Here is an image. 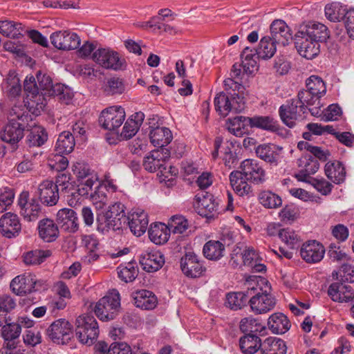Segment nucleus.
Listing matches in <instances>:
<instances>
[{
  "mask_svg": "<svg viewBox=\"0 0 354 354\" xmlns=\"http://www.w3.org/2000/svg\"><path fill=\"white\" fill-rule=\"evenodd\" d=\"M55 186L57 187V190H59L66 195L68 199L75 196L77 194L75 190V185L71 182V175L69 174L63 173L59 174L55 180Z\"/></svg>",
  "mask_w": 354,
  "mask_h": 354,
  "instance_id": "47",
  "label": "nucleus"
},
{
  "mask_svg": "<svg viewBox=\"0 0 354 354\" xmlns=\"http://www.w3.org/2000/svg\"><path fill=\"white\" fill-rule=\"evenodd\" d=\"M50 40L56 48L64 50L77 48L81 41L77 33L66 30L53 32L50 35Z\"/></svg>",
  "mask_w": 354,
  "mask_h": 354,
  "instance_id": "16",
  "label": "nucleus"
},
{
  "mask_svg": "<svg viewBox=\"0 0 354 354\" xmlns=\"http://www.w3.org/2000/svg\"><path fill=\"white\" fill-rule=\"evenodd\" d=\"M38 232L39 237L45 242H53L58 237L59 232L57 224L50 218H44L39 221Z\"/></svg>",
  "mask_w": 354,
  "mask_h": 354,
  "instance_id": "31",
  "label": "nucleus"
},
{
  "mask_svg": "<svg viewBox=\"0 0 354 354\" xmlns=\"http://www.w3.org/2000/svg\"><path fill=\"white\" fill-rule=\"evenodd\" d=\"M122 218H117L108 215L106 212H102L97 217V229L102 234H106L110 230L116 231L123 227Z\"/></svg>",
  "mask_w": 354,
  "mask_h": 354,
  "instance_id": "30",
  "label": "nucleus"
},
{
  "mask_svg": "<svg viewBox=\"0 0 354 354\" xmlns=\"http://www.w3.org/2000/svg\"><path fill=\"white\" fill-rule=\"evenodd\" d=\"M30 118L25 106H13L10 111L8 123L0 133L1 139L11 145L19 142L24 137V129Z\"/></svg>",
  "mask_w": 354,
  "mask_h": 354,
  "instance_id": "3",
  "label": "nucleus"
},
{
  "mask_svg": "<svg viewBox=\"0 0 354 354\" xmlns=\"http://www.w3.org/2000/svg\"><path fill=\"white\" fill-rule=\"evenodd\" d=\"M328 37L329 32L324 24L308 21L296 33L295 46L302 57L312 59L319 53V43L325 42Z\"/></svg>",
  "mask_w": 354,
  "mask_h": 354,
  "instance_id": "1",
  "label": "nucleus"
},
{
  "mask_svg": "<svg viewBox=\"0 0 354 354\" xmlns=\"http://www.w3.org/2000/svg\"><path fill=\"white\" fill-rule=\"evenodd\" d=\"M276 43L270 37H263L257 49V56L262 59L271 58L276 53Z\"/></svg>",
  "mask_w": 354,
  "mask_h": 354,
  "instance_id": "52",
  "label": "nucleus"
},
{
  "mask_svg": "<svg viewBox=\"0 0 354 354\" xmlns=\"http://www.w3.org/2000/svg\"><path fill=\"white\" fill-rule=\"evenodd\" d=\"M98 334V324L93 316L82 315L77 318L75 335L82 344H93Z\"/></svg>",
  "mask_w": 354,
  "mask_h": 354,
  "instance_id": "5",
  "label": "nucleus"
},
{
  "mask_svg": "<svg viewBox=\"0 0 354 354\" xmlns=\"http://www.w3.org/2000/svg\"><path fill=\"white\" fill-rule=\"evenodd\" d=\"M125 117V111L122 106H113L102 111L99 122L103 129L115 131L122 124Z\"/></svg>",
  "mask_w": 354,
  "mask_h": 354,
  "instance_id": "10",
  "label": "nucleus"
},
{
  "mask_svg": "<svg viewBox=\"0 0 354 354\" xmlns=\"http://www.w3.org/2000/svg\"><path fill=\"white\" fill-rule=\"evenodd\" d=\"M75 145L74 136L71 132L65 131L59 135L55 150L57 153L68 154L73 151Z\"/></svg>",
  "mask_w": 354,
  "mask_h": 354,
  "instance_id": "39",
  "label": "nucleus"
},
{
  "mask_svg": "<svg viewBox=\"0 0 354 354\" xmlns=\"http://www.w3.org/2000/svg\"><path fill=\"white\" fill-rule=\"evenodd\" d=\"M56 221L64 231L74 233L78 230V218L76 212L72 209H59L56 215Z\"/></svg>",
  "mask_w": 354,
  "mask_h": 354,
  "instance_id": "23",
  "label": "nucleus"
},
{
  "mask_svg": "<svg viewBox=\"0 0 354 354\" xmlns=\"http://www.w3.org/2000/svg\"><path fill=\"white\" fill-rule=\"evenodd\" d=\"M134 300L137 307L145 310L153 309L157 304V298L155 295L147 290H141L136 292Z\"/></svg>",
  "mask_w": 354,
  "mask_h": 354,
  "instance_id": "43",
  "label": "nucleus"
},
{
  "mask_svg": "<svg viewBox=\"0 0 354 354\" xmlns=\"http://www.w3.org/2000/svg\"><path fill=\"white\" fill-rule=\"evenodd\" d=\"M148 233L150 240L156 245L166 243L169 237L168 227L160 223L151 225Z\"/></svg>",
  "mask_w": 354,
  "mask_h": 354,
  "instance_id": "42",
  "label": "nucleus"
},
{
  "mask_svg": "<svg viewBox=\"0 0 354 354\" xmlns=\"http://www.w3.org/2000/svg\"><path fill=\"white\" fill-rule=\"evenodd\" d=\"M125 90L124 80L118 77L109 79L105 85L104 91L108 95L122 94Z\"/></svg>",
  "mask_w": 354,
  "mask_h": 354,
  "instance_id": "62",
  "label": "nucleus"
},
{
  "mask_svg": "<svg viewBox=\"0 0 354 354\" xmlns=\"http://www.w3.org/2000/svg\"><path fill=\"white\" fill-rule=\"evenodd\" d=\"M248 302L247 290L245 292H230L226 295V306L234 310L241 309Z\"/></svg>",
  "mask_w": 354,
  "mask_h": 354,
  "instance_id": "51",
  "label": "nucleus"
},
{
  "mask_svg": "<svg viewBox=\"0 0 354 354\" xmlns=\"http://www.w3.org/2000/svg\"><path fill=\"white\" fill-rule=\"evenodd\" d=\"M203 252L207 259L217 261L223 257L225 245L219 241L211 240L204 245Z\"/></svg>",
  "mask_w": 354,
  "mask_h": 354,
  "instance_id": "46",
  "label": "nucleus"
},
{
  "mask_svg": "<svg viewBox=\"0 0 354 354\" xmlns=\"http://www.w3.org/2000/svg\"><path fill=\"white\" fill-rule=\"evenodd\" d=\"M95 183H96V178L93 179V177L91 176V178H87L84 182L81 183L78 185L77 189L75 187L74 192L77 194L75 196L68 199V205L70 206L76 205L80 199V196H91V193L93 192L92 187Z\"/></svg>",
  "mask_w": 354,
  "mask_h": 354,
  "instance_id": "49",
  "label": "nucleus"
},
{
  "mask_svg": "<svg viewBox=\"0 0 354 354\" xmlns=\"http://www.w3.org/2000/svg\"><path fill=\"white\" fill-rule=\"evenodd\" d=\"M328 295L335 302L347 303L354 301V291L351 286L334 282L328 289Z\"/></svg>",
  "mask_w": 354,
  "mask_h": 354,
  "instance_id": "24",
  "label": "nucleus"
},
{
  "mask_svg": "<svg viewBox=\"0 0 354 354\" xmlns=\"http://www.w3.org/2000/svg\"><path fill=\"white\" fill-rule=\"evenodd\" d=\"M281 150L282 147L272 143H264L255 147L257 156L270 164L277 163Z\"/></svg>",
  "mask_w": 354,
  "mask_h": 354,
  "instance_id": "29",
  "label": "nucleus"
},
{
  "mask_svg": "<svg viewBox=\"0 0 354 354\" xmlns=\"http://www.w3.org/2000/svg\"><path fill=\"white\" fill-rule=\"evenodd\" d=\"M29 199V193L22 192L18 199L20 214L27 221H35L42 214V207L36 198Z\"/></svg>",
  "mask_w": 354,
  "mask_h": 354,
  "instance_id": "12",
  "label": "nucleus"
},
{
  "mask_svg": "<svg viewBox=\"0 0 354 354\" xmlns=\"http://www.w3.org/2000/svg\"><path fill=\"white\" fill-rule=\"evenodd\" d=\"M51 95H57L59 99L66 104H68L74 96L71 88L61 84L55 85Z\"/></svg>",
  "mask_w": 354,
  "mask_h": 354,
  "instance_id": "63",
  "label": "nucleus"
},
{
  "mask_svg": "<svg viewBox=\"0 0 354 354\" xmlns=\"http://www.w3.org/2000/svg\"><path fill=\"white\" fill-rule=\"evenodd\" d=\"M169 156L170 151L167 149L153 150L145 158L143 167L150 172L157 170L163 172L166 170L165 162Z\"/></svg>",
  "mask_w": 354,
  "mask_h": 354,
  "instance_id": "19",
  "label": "nucleus"
},
{
  "mask_svg": "<svg viewBox=\"0 0 354 354\" xmlns=\"http://www.w3.org/2000/svg\"><path fill=\"white\" fill-rule=\"evenodd\" d=\"M36 284L37 281L31 274L19 275L12 280L10 288L17 295H26L37 290Z\"/></svg>",
  "mask_w": 354,
  "mask_h": 354,
  "instance_id": "26",
  "label": "nucleus"
},
{
  "mask_svg": "<svg viewBox=\"0 0 354 354\" xmlns=\"http://www.w3.org/2000/svg\"><path fill=\"white\" fill-rule=\"evenodd\" d=\"M17 306L16 300L8 295L0 296V326L7 323L9 317L8 313H10Z\"/></svg>",
  "mask_w": 354,
  "mask_h": 354,
  "instance_id": "53",
  "label": "nucleus"
},
{
  "mask_svg": "<svg viewBox=\"0 0 354 354\" xmlns=\"http://www.w3.org/2000/svg\"><path fill=\"white\" fill-rule=\"evenodd\" d=\"M214 102L216 112L223 117L227 116L230 112L240 113L245 107L243 97L236 93L229 96L221 92L216 95Z\"/></svg>",
  "mask_w": 354,
  "mask_h": 354,
  "instance_id": "6",
  "label": "nucleus"
},
{
  "mask_svg": "<svg viewBox=\"0 0 354 354\" xmlns=\"http://www.w3.org/2000/svg\"><path fill=\"white\" fill-rule=\"evenodd\" d=\"M300 102L294 98L286 101V103L280 106L279 115L283 123L290 128L295 127L297 122L302 120L306 113V109L304 108Z\"/></svg>",
  "mask_w": 354,
  "mask_h": 354,
  "instance_id": "8",
  "label": "nucleus"
},
{
  "mask_svg": "<svg viewBox=\"0 0 354 354\" xmlns=\"http://www.w3.org/2000/svg\"><path fill=\"white\" fill-rule=\"evenodd\" d=\"M240 173L246 180L255 185L263 183L266 180V172L263 166L254 159L244 160L241 164Z\"/></svg>",
  "mask_w": 354,
  "mask_h": 354,
  "instance_id": "13",
  "label": "nucleus"
},
{
  "mask_svg": "<svg viewBox=\"0 0 354 354\" xmlns=\"http://www.w3.org/2000/svg\"><path fill=\"white\" fill-rule=\"evenodd\" d=\"M140 263L144 270L153 272L162 267L165 263V257L161 252L148 249L140 254Z\"/></svg>",
  "mask_w": 354,
  "mask_h": 354,
  "instance_id": "21",
  "label": "nucleus"
},
{
  "mask_svg": "<svg viewBox=\"0 0 354 354\" xmlns=\"http://www.w3.org/2000/svg\"><path fill=\"white\" fill-rule=\"evenodd\" d=\"M167 227L174 234H183L188 227V221L181 215H175L169 219Z\"/></svg>",
  "mask_w": 354,
  "mask_h": 354,
  "instance_id": "61",
  "label": "nucleus"
},
{
  "mask_svg": "<svg viewBox=\"0 0 354 354\" xmlns=\"http://www.w3.org/2000/svg\"><path fill=\"white\" fill-rule=\"evenodd\" d=\"M3 89L11 97L19 95L21 86L19 78L15 71H10L6 81L2 84Z\"/></svg>",
  "mask_w": 354,
  "mask_h": 354,
  "instance_id": "56",
  "label": "nucleus"
},
{
  "mask_svg": "<svg viewBox=\"0 0 354 354\" xmlns=\"http://www.w3.org/2000/svg\"><path fill=\"white\" fill-rule=\"evenodd\" d=\"M117 270L118 277L125 283L133 281L139 272L138 265L133 261L120 265Z\"/></svg>",
  "mask_w": 354,
  "mask_h": 354,
  "instance_id": "45",
  "label": "nucleus"
},
{
  "mask_svg": "<svg viewBox=\"0 0 354 354\" xmlns=\"http://www.w3.org/2000/svg\"><path fill=\"white\" fill-rule=\"evenodd\" d=\"M347 8L339 3L334 2L328 4L325 7L326 17L333 22H337L342 21L345 17Z\"/></svg>",
  "mask_w": 354,
  "mask_h": 354,
  "instance_id": "54",
  "label": "nucleus"
},
{
  "mask_svg": "<svg viewBox=\"0 0 354 354\" xmlns=\"http://www.w3.org/2000/svg\"><path fill=\"white\" fill-rule=\"evenodd\" d=\"M259 255L252 247L245 246L241 253V259L244 266H250L257 261H259Z\"/></svg>",
  "mask_w": 354,
  "mask_h": 354,
  "instance_id": "64",
  "label": "nucleus"
},
{
  "mask_svg": "<svg viewBox=\"0 0 354 354\" xmlns=\"http://www.w3.org/2000/svg\"><path fill=\"white\" fill-rule=\"evenodd\" d=\"M259 200L266 208H277L282 204L281 197L270 191L261 192L259 195Z\"/></svg>",
  "mask_w": 354,
  "mask_h": 354,
  "instance_id": "59",
  "label": "nucleus"
},
{
  "mask_svg": "<svg viewBox=\"0 0 354 354\" xmlns=\"http://www.w3.org/2000/svg\"><path fill=\"white\" fill-rule=\"evenodd\" d=\"M196 198L198 201V213L201 216L209 218L218 213V203L216 202L212 194L207 192L201 196L198 194Z\"/></svg>",
  "mask_w": 354,
  "mask_h": 354,
  "instance_id": "25",
  "label": "nucleus"
},
{
  "mask_svg": "<svg viewBox=\"0 0 354 354\" xmlns=\"http://www.w3.org/2000/svg\"><path fill=\"white\" fill-rule=\"evenodd\" d=\"M39 201L46 206L55 205L59 198L57 187L55 186L53 180H44L38 185L36 192Z\"/></svg>",
  "mask_w": 354,
  "mask_h": 354,
  "instance_id": "20",
  "label": "nucleus"
},
{
  "mask_svg": "<svg viewBox=\"0 0 354 354\" xmlns=\"http://www.w3.org/2000/svg\"><path fill=\"white\" fill-rule=\"evenodd\" d=\"M180 268L187 277H201L205 271L202 261L194 252H187L180 259Z\"/></svg>",
  "mask_w": 354,
  "mask_h": 354,
  "instance_id": "15",
  "label": "nucleus"
},
{
  "mask_svg": "<svg viewBox=\"0 0 354 354\" xmlns=\"http://www.w3.org/2000/svg\"><path fill=\"white\" fill-rule=\"evenodd\" d=\"M72 325L65 319L53 322L46 329V335L55 343L65 344L72 336Z\"/></svg>",
  "mask_w": 354,
  "mask_h": 354,
  "instance_id": "14",
  "label": "nucleus"
},
{
  "mask_svg": "<svg viewBox=\"0 0 354 354\" xmlns=\"http://www.w3.org/2000/svg\"><path fill=\"white\" fill-rule=\"evenodd\" d=\"M51 255L50 250H35L23 254V261L26 265L35 266L43 263Z\"/></svg>",
  "mask_w": 354,
  "mask_h": 354,
  "instance_id": "55",
  "label": "nucleus"
},
{
  "mask_svg": "<svg viewBox=\"0 0 354 354\" xmlns=\"http://www.w3.org/2000/svg\"><path fill=\"white\" fill-rule=\"evenodd\" d=\"M261 351V354H286L287 347L283 340L270 337L262 342Z\"/></svg>",
  "mask_w": 354,
  "mask_h": 354,
  "instance_id": "37",
  "label": "nucleus"
},
{
  "mask_svg": "<svg viewBox=\"0 0 354 354\" xmlns=\"http://www.w3.org/2000/svg\"><path fill=\"white\" fill-rule=\"evenodd\" d=\"M325 174L335 184L343 183L346 177L345 168L339 162H327L325 165Z\"/></svg>",
  "mask_w": 354,
  "mask_h": 354,
  "instance_id": "40",
  "label": "nucleus"
},
{
  "mask_svg": "<svg viewBox=\"0 0 354 354\" xmlns=\"http://www.w3.org/2000/svg\"><path fill=\"white\" fill-rule=\"evenodd\" d=\"M21 230L19 217L10 212L3 214L0 219V232L8 239L16 237Z\"/></svg>",
  "mask_w": 354,
  "mask_h": 354,
  "instance_id": "22",
  "label": "nucleus"
},
{
  "mask_svg": "<svg viewBox=\"0 0 354 354\" xmlns=\"http://www.w3.org/2000/svg\"><path fill=\"white\" fill-rule=\"evenodd\" d=\"M240 330L246 334H256L263 336L266 334V328L258 320L252 317H245L240 322Z\"/></svg>",
  "mask_w": 354,
  "mask_h": 354,
  "instance_id": "44",
  "label": "nucleus"
},
{
  "mask_svg": "<svg viewBox=\"0 0 354 354\" xmlns=\"http://www.w3.org/2000/svg\"><path fill=\"white\" fill-rule=\"evenodd\" d=\"M300 165H304L295 177L299 181L307 182L308 178L317 171L319 168L318 160L312 156H306L299 160Z\"/></svg>",
  "mask_w": 354,
  "mask_h": 354,
  "instance_id": "34",
  "label": "nucleus"
},
{
  "mask_svg": "<svg viewBox=\"0 0 354 354\" xmlns=\"http://www.w3.org/2000/svg\"><path fill=\"white\" fill-rule=\"evenodd\" d=\"M279 237L290 249L299 248L302 241L299 232L289 227L281 229Z\"/></svg>",
  "mask_w": 354,
  "mask_h": 354,
  "instance_id": "50",
  "label": "nucleus"
},
{
  "mask_svg": "<svg viewBox=\"0 0 354 354\" xmlns=\"http://www.w3.org/2000/svg\"><path fill=\"white\" fill-rule=\"evenodd\" d=\"M307 89L312 95L321 97L326 93V88L322 79L316 75H311L306 81Z\"/></svg>",
  "mask_w": 354,
  "mask_h": 354,
  "instance_id": "58",
  "label": "nucleus"
},
{
  "mask_svg": "<svg viewBox=\"0 0 354 354\" xmlns=\"http://www.w3.org/2000/svg\"><path fill=\"white\" fill-rule=\"evenodd\" d=\"M48 134L46 130L40 126L33 127L28 135L27 141L30 147H39L47 140Z\"/></svg>",
  "mask_w": 354,
  "mask_h": 354,
  "instance_id": "57",
  "label": "nucleus"
},
{
  "mask_svg": "<svg viewBox=\"0 0 354 354\" xmlns=\"http://www.w3.org/2000/svg\"><path fill=\"white\" fill-rule=\"evenodd\" d=\"M148 223L147 214L143 210L133 212L127 217L122 218L123 227L128 225L131 232L136 236H140L146 232Z\"/></svg>",
  "mask_w": 354,
  "mask_h": 354,
  "instance_id": "17",
  "label": "nucleus"
},
{
  "mask_svg": "<svg viewBox=\"0 0 354 354\" xmlns=\"http://www.w3.org/2000/svg\"><path fill=\"white\" fill-rule=\"evenodd\" d=\"M299 253L306 263H316L323 259L325 248L321 243L315 240L308 241L301 245Z\"/></svg>",
  "mask_w": 354,
  "mask_h": 354,
  "instance_id": "18",
  "label": "nucleus"
},
{
  "mask_svg": "<svg viewBox=\"0 0 354 354\" xmlns=\"http://www.w3.org/2000/svg\"><path fill=\"white\" fill-rule=\"evenodd\" d=\"M24 91L27 94L26 103L28 108L34 109L32 113L38 115L46 106L44 93H39V87L34 76H27L24 83Z\"/></svg>",
  "mask_w": 354,
  "mask_h": 354,
  "instance_id": "9",
  "label": "nucleus"
},
{
  "mask_svg": "<svg viewBox=\"0 0 354 354\" xmlns=\"http://www.w3.org/2000/svg\"><path fill=\"white\" fill-rule=\"evenodd\" d=\"M107 189L106 186L97 185L93 192L91 193V200L97 209H102L108 203Z\"/></svg>",
  "mask_w": 354,
  "mask_h": 354,
  "instance_id": "60",
  "label": "nucleus"
},
{
  "mask_svg": "<svg viewBox=\"0 0 354 354\" xmlns=\"http://www.w3.org/2000/svg\"><path fill=\"white\" fill-rule=\"evenodd\" d=\"M268 326L273 333L283 334L290 329V323L284 314L277 313L269 317Z\"/></svg>",
  "mask_w": 354,
  "mask_h": 354,
  "instance_id": "35",
  "label": "nucleus"
},
{
  "mask_svg": "<svg viewBox=\"0 0 354 354\" xmlns=\"http://www.w3.org/2000/svg\"><path fill=\"white\" fill-rule=\"evenodd\" d=\"M151 142L154 147L159 149H165L164 147L167 146L172 140L171 131L167 127H157L152 129L149 133Z\"/></svg>",
  "mask_w": 354,
  "mask_h": 354,
  "instance_id": "32",
  "label": "nucleus"
},
{
  "mask_svg": "<svg viewBox=\"0 0 354 354\" xmlns=\"http://www.w3.org/2000/svg\"><path fill=\"white\" fill-rule=\"evenodd\" d=\"M271 39L276 44L286 46L292 39V33L283 20H274L270 25Z\"/></svg>",
  "mask_w": 354,
  "mask_h": 354,
  "instance_id": "27",
  "label": "nucleus"
},
{
  "mask_svg": "<svg viewBox=\"0 0 354 354\" xmlns=\"http://www.w3.org/2000/svg\"><path fill=\"white\" fill-rule=\"evenodd\" d=\"M250 117L236 116L229 118L226 122V127L229 132L236 137H241L248 131Z\"/></svg>",
  "mask_w": 354,
  "mask_h": 354,
  "instance_id": "36",
  "label": "nucleus"
},
{
  "mask_svg": "<svg viewBox=\"0 0 354 354\" xmlns=\"http://www.w3.org/2000/svg\"><path fill=\"white\" fill-rule=\"evenodd\" d=\"M120 308V297L117 290H112L95 305V315L102 321L113 319Z\"/></svg>",
  "mask_w": 354,
  "mask_h": 354,
  "instance_id": "4",
  "label": "nucleus"
},
{
  "mask_svg": "<svg viewBox=\"0 0 354 354\" xmlns=\"http://www.w3.org/2000/svg\"><path fill=\"white\" fill-rule=\"evenodd\" d=\"M266 282L263 278L250 277L245 283L248 298L250 297L248 302L252 310L257 315L270 311L276 304L274 297L267 290L262 289L261 285Z\"/></svg>",
  "mask_w": 354,
  "mask_h": 354,
  "instance_id": "2",
  "label": "nucleus"
},
{
  "mask_svg": "<svg viewBox=\"0 0 354 354\" xmlns=\"http://www.w3.org/2000/svg\"><path fill=\"white\" fill-rule=\"evenodd\" d=\"M249 125L252 128L276 132L279 129L277 121L270 116H254L249 119Z\"/></svg>",
  "mask_w": 354,
  "mask_h": 354,
  "instance_id": "41",
  "label": "nucleus"
},
{
  "mask_svg": "<svg viewBox=\"0 0 354 354\" xmlns=\"http://www.w3.org/2000/svg\"><path fill=\"white\" fill-rule=\"evenodd\" d=\"M2 327L1 335L5 340L6 346L9 349L16 347L15 339L18 338L21 328H32L33 322L27 317H19L16 323H6Z\"/></svg>",
  "mask_w": 354,
  "mask_h": 354,
  "instance_id": "11",
  "label": "nucleus"
},
{
  "mask_svg": "<svg viewBox=\"0 0 354 354\" xmlns=\"http://www.w3.org/2000/svg\"><path fill=\"white\" fill-rule=\"evenodd\" d=\"M262 342L256 334H246L239 339V346L244 354H254L261 348Z\"/></svg>",
  "mask_w": 354,
  "mask_h": 354,
  "instance_id": "38",
  "label": "nucleus"
},
{
  "mask_svg": "<svg viewBox=\"0 0 354 354\" xmlns=\"http://www.w3.org/2000/svg\"><path fill=\"white\" fill-rule=\"evenodd\" d=\"M92 59L104 68L113 71L123 70L126 62L118 52L110 48H99L92 55Z\"/></svg>",
  "mask_w": 354,
  "mask_h": 354,
  "instance_id": "7",
  "label": "nucleus"
},
{
  "mask_svg": "<svg viewBox=\"0 0 354 354\" xmlns=\"http://www.w3.org/2000/svg\"><path fill=\"white\" fill-rule=\"evenodd\" d=\"M145 120V114L142 112H137L127 119L122 129L121 136L126 140L133 137Z\"/></svg>",
  "mask_w": 354,
  "mask_h": 354,
  "instance_id": "33",
  "label": "nucleus"
},
{
  "mask_svg": "<svg viewBox=\"0 0 354 354\" xmlns=\"http://www.w3.org/2000/svg\"><path fill=\"white\" fill-rule=\"evenodd\" d=\"M230 185L236 194L241 197H248L253 196L252 188L248 183L244 176L239 171H233L229 176Z\"/></svg>",
  "mask_w": 354,
  "mask_h": 354,
  "instance_id": "28",
  "label": "nucleus"
},
{
  "mask_svg": "<svg viewBox=\"0 0 354 354\" xmlns=\"http://www.w3.org/2000/svg\"><path fill=\"white\" fill-rule=\"evenodd\" d=\"M242 59V67L245 73L251 74L257 69V59H260L257 56V49L245 47L241 55Z\"/></svg>",
  "mask_w": 354,
  "mask_h": 354,
  "instance_id": "48",
  "label": "nucleus"
}]
</instances>
